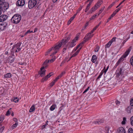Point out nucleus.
I'll use <instances>...</instances> for the list:
<instances>
[{"label":"nucleus","instance_id":"obj_1","mask_svg":"<svg viewBox=\"0 0 133 133\" xmlns=\"http://www.w3.org/2000/svg\"><path fill=\"white\" fill-rule=\"evenodd\" d=\"M21 44V43L20 42H19L14 45L11 50V53L14 54L15 51L16 52H17L20 51L21 49L20 48Z\"/></svg>","mask_w":133,"mask_h":133},{"label":"nucleus","instance_id":"obj_2","mask_svg":"<svg viewBox=\"0 0 133 133\" xmlns=\"http://www.w3.org/2000/svg\"><path fill=\"white\" fill-rule=\"evenodd\" d=\"M21 19V16L18 14L14 15L11 19L12 22L15 24L18 23Z\"/></svg>","mask_w":133,"mask_h":133},{"label":"nucleus","instance_id":"obj_3","mask_svg":"<svg viewBox=\"0 0 133 133\" xmlns=\"http://www.w3.org/2000/svg\"><path fill=\"white\" fill-rule=\"evenodd\" d=\"M130 51V49H128L126 51L124 54L117 61L116 64V66L119 64L121 62L123 61L124 60V58H125L128 56Z\"/></svg>","mask_w":133,"mask_h":133},{"label":"nucleus","instance_id":"obj_4","mask_svg":"<svg viewBox=\"0 0 133 133\" xmlns=\"http://www.w3.org/2000/svg\"><path fill=\"white\" fill-rule=\"evenodd\" d=\"M37 3L36 0H30L28 2V7L31 9L36 6Z\"/></svg>","mask_w":133,"mask_h":133},{"label":"nucleus","instance_id":"obj_5","mask_svg":"<svg viewBox=\"0 0 133 133\" xmlns=\"http://www.w3.org/2000/svg\"><path fill=\"white\" fill-rule=\"evenodd\" d=\"M61 44L59 43H58L56 44L55 46L52 47L51 48V49L58 51L59 49L61 48Z\"/></svg>","mask_w":133,"mask_h":133},{"label":"nucleus","instance_id":"obj_6","mask_svg":"<svg viewBox=\"0 0 133 133\" xmlns=\"http://www.w3.org/2000/svg\"><path fill=\"white\" fill-rule=\"evenodd\" d=\"M24 4V0H18L16 2V5L18 6H23Z\"/></svg>","mask_w":133,"mask_h":133},{"label":"nucleus","instance_id":"obj_7","mask_svg":"<svg viewBox=\"0 0 133 133\" xmlns=\"http://www.w3.org/2000/svg\"><path fill=\"white\" fill-rule=\"evenodd\" d=\"M78 38V37L77 36L73 40L72 42L69 43L70 44V47H73L76 44L75 43L77 40Z\"/></svg>","mask_w":133,"mask_h":133},{"label":"nucleus","instance_id":"obj_8","mask_svg":"<svg viewBox=\"0 0 133 133\" xmlns=\"http://www.w3.org/2000/svg\"><path fill=\"white\" fill-rule=\"evenodd\" d=\"M93 35V34L92 35H90L89 33L87 34L84 38V39H85V41H87L88 40L90 39L92 37Z\"/></svg>","mask_w":133,"mask_h":133},{"label":"nucleus","instance_id":"obj_9","mask_svg":"<svg viewBox=\"0 0 133 133\" xmlns=\"http://www.w3.org/2000/svg\"><path fill=\"white\" fill-rule=\"evenodd\" d=\"M122 69L121 68L120 69H119L116 71V76L117 77H119L120 75L122 74Z\"/></svg>","mask_w":133,"mask_h":133},{"label":"nucleus","instance_id":"obj_10","mask_svg":"<svg viewBox=\"0 0 133 133\" xmlns=\"http://www.w3.org/2000/svg\"><path fill=\"white\" fill-rule=\"evenodd\" d=\"M118 133H125L124 129L122 127H119L118 130Z\"/></svg>","mask_w":133,"mask_h":133},{"label":"nucleus","instance_id":"obj_11","mask_svg":"<svg viewBox=\"0 0 133 133\" xmlns=\"http://www.w3.org/2000/svg\"><path fill=\"white\" fill-rule=\"evenodd\" d=\"M131 105V106H129L127 107L126 109V111L128 113H131V110H133V108L132 107Z\"/></svg>","mask_w":133,"mask_h":133},{"label":"nucleus","instance_id":"obj_12","mask_svg":"<svg viewBox=\"0 0 133 133\" xmlns=\"http://www.w3.org/2000/svg\"><path fill=\"white\" fill-rule=\"evenodd\" d=\"M98 8V7H96V6H94L90 10V11L89 12L88 14H91L93 12L96 10Z\"/></svg>","mask_w":133,"mask_h":133},{"label":"nucleus","instance_id":"obj_13","mask_svg":"<svg viewBox=\"0 0 133 133\" xmlns=\"http://www.w3.org/2000/svg\"><path fill=\"white\" fill-rule=\"evenodd\" d=\"M0 17L2 22L5 20L8 17L6 15H2Z\"/></svg>","mask_w":133,"mask_h":133},{"label":"nucleus","instance_id":"obj_14","mask_svg":"<svg viewBox=\"0 0 133 133\" xmlns=\"http://www.w3.org/2000/svg\"><path fill=\"white\" fill-rule=\"evenodd\" d=\"M6 24H3L0 25V29L1 30H3L6 27Z\"/></svg>","mask_w":133,"mask_h":133},{"label":"nucleus","instance_id":"obj_15","mask_svg":"<svg viewBox=\"0 0 133 133\" xmlns=\"http://www.w3.org/2000/svg\"><path fill=\"white\" fill-rule=\"evenodd\" d=\"M68 42V40L67 39H63L61 42H59V43L61 44V46L63 45H64Z\"/></svg>","mask_w":133,"mask_h":133},{"label":"nucleus","instance_id":"obj_16","mask_svg":"<svg viewBox=\"0 0 133 133\" xmlns=\"http://www.w3.org/2000/svg\"><path fill=\"white\" fill-rule=\"evenodd\" d=\"M46 71V70H43L41 71L40 72H39V74L41 77H43L45 75Z\"/></svg>","mask_w":133,"mask_h":133},{"label":"nucleus","instance_id":"obj_17","mask_svg":"<svg viewBox=\"0 0 133 133\" xmlns=\"http://www.w3.org/2000/svg\"><path fill=\"white\" fill-rule=\"evenodd\" d=\"M50 77V74H48L44 78H43L41 82H43L45 81L48 78Z\"/></svg>","mask_w":133,"mask_h":133},{"label":"nucleus","instance_id":"obj_18","mask_svg":"<svg viewBox=\"0 0 133 133\" xmlns=\"http://www.w3.org/2000/svg\"><path fill=\"white\" fill-rule=\"evenodd\" d=\"M8 59H9V62L10 63H11L13 62L15 60V58L14 57L11 56L9 57Z\"/></svg>","mask_w":133,"mask_h":133},{"label":"nucleus","instance_id":"obj_19","mask_svg":"<svg viewBox=\"0 0 133 133\" xmlns=\"http://www.w3.org/2000/svg\"><path fill=\"white\" fill-rule=\"evenodd\" d=\"M102 1H101V0H100L96 4L95 6H96V7H97L98 8L102 4Z\"/></svg>","mask_w":133,"mask_h":133},{"label":"nucleus","instance_id":"obj_20","mask_svg":"<svg viewBox=\"0 0 133 133\" xmlns=\"http://www.w3.org/2000/svg\"><path fill=\"white\" fill-rule=\"evenodd\" d=\"M96 56L95 55H93L92 57L91 61L93 62H95L97 60Z\"/></svg>","mask_w":133,"mask_h":133},{"label":"nucleus","instance_id":"obj_21","mask_svg":"<svg viewBox=\"0 0 133 133\" xmlns=\"http://www.w3.org/2000/svg\"><path fill=\"white\" fill-rule=\"evenodd\" d=\"M35 110V108L34 105H33L30 108V110L29 112H32L34 111Z\"/></svg>","mask_w":133,"mask_h":133},{"label":"nucleus","instance_id":"obj_22","mask_svg":"<svg viewBox=\"0 0 133 133\" xmlns=\"http://www.w3.org/2000/svg\"><path fill=\"white\" fill-rule=\"evenodd\" d=\"M124 35V33H122L121 34H120L119 35V39L122 40H123V39H124V37H123Z\"/></svg>","mask_w":133,"mask_h":133},{"label":"nucleus","instance_id":"obj_23","mask_svg":"<svg viewBox=\"0 0 133 133\" xmlns=\"http://www.w3.org/2000/svg\"><path fill=\"white\" fill-rule=\"evenodd\" d=\"M56 107V105L55 104H53L52 105L50 108V109L51 111H53L55 108Z\"/></svg>","mask_w":133,"mask_h":133},{"label":"nucleus","instance_id":"obj_24","mask_svg":"<svg viewBox=\"0 0 133 133\" xmlns=\"http://www.w3.org/2000/svg\"><path fill=\"white\" fill-rule=\"evenodd\" d=\"M112 43L109 41L105 45V48L106 49L107 48L109 47L110 46Z\"/></svg>","mask_w":133,"mask_h":133},{"label":"nucleus","instance_id":"obj_25","mask_svg":"<svg viewBox=\"0 0 133 133\" xmlns=\"http://www.w3.org/2000/svg\"><path fill=\"white\" fill-rule=\"evenodd\" d=\"M11 76V75L10 73H8L4 75V77L5 78H10Z\"/></svg>","mask_w":133,"mask_h":133},{"label":"nucleus","instance_id":"obj_26","mask_svg":"<svg viewBox=\"0 0 133 133\" xmlns=\"http://www.w3.org/2000/svg\"><path fill=\"white\" fill-rule=\"evenodd\" d=\"M18 122H16L13 125H12L11 126V128L12 129H14L16 128L18 125Z\"/></svg>","mask_w":133,"mask_h":133},{"label":"nucleus","instance_id":"obj_27","mask_svg":"<svg viewBox=\"0 0 133 133\" xmlns=\"http://www.w3.org/2000/svg\"><path fill=\"white\" fill-rule=\"evenodd\" d=\"M126 121V118L125 117L123 118V121L121 122V124L123 125L125 124V122Z\"/></svg>","mask_w":133,"mask_h":133},{"label":"nucleus","instance_id":"obj_28","mask_svg":"<svg viewBox=\"0 0 133 133\" xmlns=\"http://www.w3.org/2000/svg\"><path fill=\"white\" fill-rule=\"evenodd\" d=\"M11 108H10L9 110L7 111L6 114V116H9L10 115V114L11 113Z\"/></svg>","mask_w":133,"mask_h":133},{"label":"nucleus","instance_id":"obj_29","mask_svg":"<svg viewBox=\"0 0 133 133\" xmlns=\"http://www.w3.org/2000/svg\"><path fill=\"white\" fill-rule=\"evenodd\" d=\"M3 4H4L5 5L6 9H8L9 7V4L7 2H3Z\"/></svg>","mask_w":133,"mask_h":133},{"label":"nucleus","instance_id":"obj_30","mask_svg":"<svg viewBox=\"0 0 133 133\" xmlns=\"http://www.w3.org/2000/svg\"><path fill=\"white\" fill-rule=\"evenodd\" d=\"M1 8L2 9V10L4 9V10H6L7 9H6V7L5 5L4 4H3L1 6Z\"/></svg>","mask_w":133,"mask_h":133},{"label":"nucleus","instance_id":"obj_31","mask_svg":"<svg viewBox=\"0 0 133 133\" xmlns=\"http://www.w3.org/2000/svg\"><path fill=\"white\" fill-rule=\"evenodd\" d=\"M49 60H48V61L46 60L44 63H43V65L44 66H45V67H46L47 66V63H49Z\"/></svg>","mask_w":133,"mask_h":133},{"label":"nucleus","instance_id":"obj_32","mask_svg":"<svg viewBox=\"0 0 133 133\" xmlns=\"http://www.w3.org/2000/svg\"><path fill=\"white\" fill-rule=\"evenodd\" d=\"M128 133H133V130L132 128H129L128 130Z\"/></svg>","mask_w":133,"mask_h":133},{"label":"nucleus","instance_id":"obj_33","mask_svg":"<svg viewBox=\"0 0 133 133\" xmlns=\"http://www.w3.org/2000/svg\"><path fill=\"white\" fill-rule=\"evenodd\" d=\"M14 102L15 103H17L19 101V99L17 97H15L14 98V99H13Z\"/></svg>","mask_w":133,"mask_h":133},{"label":"nucleus","instance_id":"obj_34","mask_svg":"<svg viewBox=\"0 0 133 133\" xmlns=\"http://www.w3.org/2000/svg\"><path fill=\"white\" fill-rule=\"evenodd\" d=\"M99 124L102 123L104 122V120L103 119H100L98 120Z\"/></svg>","mask_w":133,"mask_h":133},{"label":"nucleus","instance_id":"obj_35","mask_svg":"<svg viewBox=\"0 0 133 133\" xmlns=\"http://www.w3.org/2000/svg\"><path fill=\"white\" fill-rule=\"evenodd\" d=\"M130 121L131 125L133 126V116H132L131 117Z\"/></svg>","mask_w":133,"mask_h":133},{"label":"nucleus","instance_id":"obj_36","mask_svg":"<svg viewBox=\"0 0 133 133\" xmlns=\"http://www.w3.org/2000/svg\"><path fill=\"white\" fill-rule=\"evenodd\" d=\"M4 119V117L3 116H1L0 117V123H1Z\"/></svg>","mask_w":133,"mask_h":133},{"label":"nucleus","instance_id":"obj_37","mask_svg":"<svg viewBox=\"0 0 133 133\" xmlns=\"http://www.w3.org/2000/svg\"><path fill=\"white\" fill-rule=\"evenodd\" d=\"M93 1V0H88L87 1V2L88 1H89V3L87 5L88 6H90V5H91V4L92 3V1Z\"/></svg>","mask_w":133,"mask_h":133},{"label":"nucleus","instance_id":"obj_38","mask_svg":"<svg viewBox=\"0 0 133 133\" xmlns=\"http://www.w3.org/2000/svg\"><path fill=\"white\" fill-rule=\"evenodd\" d=\"M130 62L131 64L133 66V56L131 57Z\"/></svg>","mask_w":133,"mask_h":133},{"label":"nucleus","instance_id":"obj_39","mask_svg":"<svg viewBox=\"0 0 133 133\" xmlns=\"http://www.w3.org/2000/svg\"><path fill=\"white\" fill-rule=\"evenodd\" d=\"M56 58L55 56H54V57H53L52 59L50 61H50V62L51 63L52 62L55 60Z\"/></svg>","mask_w":133,"mask_h":133},{"label":"nucleus","instance_id":"obj_40","mask_svg":"<svg viewBox=\"0 0 133 133\" xmlns=\"http://www.w3.org/2000/svg\"><path fill=\"white\" fill-rule=\"evenodd\" d=\"M52 50H53L52 49H51V48L49 50H48L46 52L45 55H48Z\"/></svg>","mask_w":133,"mask_h":133},{"label":"nucleus","instance_id":"obj_41","mask_svg":"<svg viewBox=\"0 0 133 133\" xmlns=\"http://www.w3.org/2000/svg\"><path fill=\"white\" fill-rule=\"evenodd\" d=\"M97 14H95L93 16L90 18V20H92V19H94V18H95L97 16Z\"/></svg>","mask_w":133,"mask_h":133},{"label":"nucleus","instance_id":"obj_42","mask_svg":"<svg viewBox=\"0 0 133 133\" xmlns=\"http://www.w3.org/2000/svg\"><path fill=\"white\" fill-rule=\"evenodd\" d=\"M48 122V121H46V123L44 125H43L42 126V129L44 128H45V127L47 126V125H48V123H47Z\"/></svg>","mask_w":133,"mask_h":133},{"label":"nucleus","instance_id":"obj_43","mask_svg":"<svg viewBox=\"0 0 133 133\" xmlns=\"http://www.w3.org/2000/svg\"><path fill=\"white\" fill-rule=\"evenodd\" d=\"M116 38V37H114L112 38V39L110 41L112 43L113 42L115 41Z\"/></svg>","mask_w":133,"mask_h":133},{"label":"nucleus","instance_id":"obj_44","mask_svg":"<svg viewBox=\"0 0 133 133\" xmlns=\"http://www.w3.org/2000/svg\"><path fill=\"white\" fill-rule=\"evenodd\" d=\"M97 29L95 27L91 31V32L89 33L90 34H91L94 31L96 30Z\"/></svg>","mask_w":133,"mask_h":133},{"label":"nucleus","instance_id":"obj_45","mask_svg":"<svg viewBox=\"0 0 133 133\" xmlns=\"http://www.w3.org/2000/svg\"><path fill=\"white\" fill-rule=\"evenodd\" d=\"M56 82L54 81H53L50 84V85L51 87H52L54 85L55 83Z\"/></svg>","mask_w":133,"mask_h":133},{"label":"nucleus","instance_id":"obj_46","mask_svg":"<svg viewBox=\"0 0 133 133\" xmlns=\"http://www.w3.org/2000/svg\"><path fill=\"white\" fill-rule=\"evenodd\" d=\"M60 76H57L56 78V79L54 80V81H55V82H56L60 78Z\"/></svg>","mask_w":133,"mask_h":133},{"label":"nucleus","instance_id":"obj_47","mask_svg":"<svg viewBox=\"0 0 133 133\" xmlns=\"http://www.w3.org/2000/svg\"><path fill=\"white\" fill-rule=\"evenodd\" d=\"M82 6L80 7L78 9V10H77V13H78L79 12V11L82 9Z\"/></svg>","mask_w":133,"mask_h":133},{"label":"nucleus","instance_id":"obj_48","mask_svg":"<svg viewBox=\"0 0 133 133\" xmlns=\"http://www.w3.org/2000/svg\"><path fill=\"white\" fill-rule=\"evenodd\" d=\"M65 73V71H63L62 72L61 74L59 75V76H60V77H61Z\"/></svg>","mask_w":133,"mask_h":133},{"label":"nucleus","instance_id":"obj_49","mask_svg":"<svg viewBox=\"0 0 133 133\" xmlns=\"http://www.w3.org/2000/svg\"><path fill=\"white\" fill-rule=\"evenodd\" d=\"M89 88L90 87H88V88L84 90V91L83 92V93L84 94L86 92L89 90Z\"/></svg>","mask_w":133,"mask_h":133},{"label":"nucleus","instance_id":"obj_50","mask_svg":"<svg viewBox=\"0 0 133 133\" xmlns=\"http://www.w3.org/2000/svg\"><path fill=\"white\" fill-rule=\"evenodd\" d=\"M4 129V127H3L1 128H0V132H2Z\"/></svg>","mask_w":133,"mask_h":133},{"label":"nucleus","instance_id":"obj_51","mask_svg":"<svg viewBox=\"0 0 133 133\" xmlns=\"http://www.w3.org/2000/svg\"><path fill=\"white\" fill-rule=\"evenodd\" d=\"M29 33H30V30H28L24 34V35H26L27 34Z\"/></svg>","mask_w":133,"mask_h":133},{"label":"nucleus","instance_id":"obj_52","mask_svg":"<svg viewBox=\"0 0 133 133\" xmlns=\"http://www.w3.org/2000/svg\"><path fill=\"white\" fill-rule=\"evenodd\" d=\"M130 104L133 107V98L130 101Z\"/></svg>","mask_w":133,"mask_h":133},{"label":"nucleus","instance_id":"obj_53","mask_svg":"<svg viewBox=\"0 0 133 133\" xmlns=\"http://www.w3.org/2000/svg\"><path fill=\"white\" fill-rule=\"evenodd\" d=\"M81 48H82V47H81V48H80L76 52V53L77 54H78V53H79V51H80V50L81 49Z\"/></svg>","mask_w":133,"mask_h":133},{"label":"nucleus","instance_id":"obj_54","mask_svg":"<svg viewBox=\"0 0 133 133\" xmlns=\"http://www.w3.org/2000/svg\"><path fill=\"white\" fill-rule=\"evenodd\" d=\"M99 49V47L97 46V48H96L95 49L96 50H95V52H98V50Z\"/></svg>","mask_w":133,"mask_h":133},{"label":"nucleus","instance_id":"obj_55","mask_svg":"<svg viewBox=\"0 0 133 133\" xmlns=\"http://www.w3.org/2000/svg\"><path fill=\"white\" fill-rule=\"evenodd\" d=\"M120 102L118 100H117L116 101V104L118 105L120 104Z\"/></svg>","mask_w":133,"mask_h":133},{"label":"nucleus","instance_id":"obj_56","mask_svg":"<svg viewBox=\"0 0 133 133\" xmlns=\"http://www.w3.org/2000/svg\"><path fill=\"white\" fill-rule=\"evenodd\" d=\"M121 8H122L121 6L119 8H118L116 10H115L117 12H118L120 10V9H121Z\"/></svg>","mask_w":133,"mask_h":133},{"label":"nucleus","instance_id":"obj_57","mask_svg":"<svg viewBox=\"0 0 133 133\" xmlns=\"http://www.w3.org/2000/svg\"><path fill=\"white\" fill-rule=\"evenodd\" d=\"M86 41H85V40L84 41L82 42L81 43H80L79 44L81 46L82 45H83V44Z\"/></svg>","mask_w":133,"mask_h":133},{"label":"nucleus","instance_id":"obj_58","mask_svg":"<svg viewBox=\"0 0 133 133\" xmlns=\"http://www.w3.org/2000/svg\"><path fill=\"white\" fill-rule=\"evenodd\" d=\"M13 120L16 122H18V120L16 118H13Z\"/></svg>","mask_w":133,"mask_h":133},{"label":"nucleus","instance_id":"obj_59","mask_svg":"<svg viewBox=\"0 0 133 133\" xmlns=\"http://www.w3.org/2000/svg\"><path fill=\"white\" fill-rule=\"evenodd\" d=\"M101 22L100 23H99L95 27L97 29L98 27V26L100 25L101 24Z\"/></svg>","mask_w":133,"mask_h":133},{"label":"nucleus","instance_id":"obj_60","mask_svg":"<svg viewBox=\"0 0 133 133\" xmlns=\"http://www.w3.org/2000/svg\"><path fill=\"white\" fill-rule=\"evenodd\" d=\"M77 55V54L76 53H75L72 55V56H71V57H74L76 56Z\"/></svg>","mask_w":133,"mask_h":133},{"label":"nucleus","instance_id":"obj_61","mask_svg":"<svg viewBox=\"0 0 133 133\" xmlns=\"http://www.w3.org/2000/svg\"><path fill=\"white\" fill-rule=\"evenodd\" d=\"M55 51V52H53L52 54V55H54V54H56L58 51H56V50H54Z\"/></svg>","mask_w":133,"mask_h":133},{"label":"nucleus","instance_id":"obj_62","mask_svg":"<svg viewBox=\"0 0 133 133\" xmlns=\"http://www.w3.org/2000/svg\"><path fill=\"white\" fill-rule=\"evenodd\" d=\"M123 3L122 1L116 7V8H118V7Z\"/></svg>","mask_w":133,"mask_h":133},{"label":"nucleus","instance_id":"obj_63","mask_svg":"<svg viewBox=\"0 0 133 133\" xmlns=\"http://www.w3.org/2000/svg\"><path fill=\"white\" fill-rule=\"evenodd\" d=\"M102 10H100L98 12V15H99V14H101L102 12Z\"/></svg>","mask_w":133,"mask_h":133},{"label":"nucleus","instance_id":"obj_64","mask_svg":"<svg viewBox=\"0 0 133 133\" xmlns=\"http://www.w3.org/2000/svg\"><path fill=\"white\" fill-rule=\"evenodd\" d=\"M71 21H72L71 20H70V19H69L68 22V25L69 24L71 23Z\"/></svg>","mask_w":133,"mask_h":133}]
</instances>
